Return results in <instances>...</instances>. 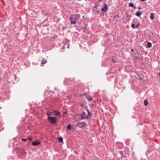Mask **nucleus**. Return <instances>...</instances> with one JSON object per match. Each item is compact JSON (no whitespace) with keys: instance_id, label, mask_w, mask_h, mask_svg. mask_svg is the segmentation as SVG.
<instances>
[{"instance_id":"f257e3e1","label":"nucleus","mask_w":160,"mask_h":160,"mask_svg":"<svg viewBox=\"0 0 160 160\" xmlns=\"http://www.w3.org/2000/svg\"><path fill=\"white\" fill-rule=\"evenodd\" d=\"M80 18L79 15H73L71 17L69 18L71 23L72 24H75L77 21Z\"/></svg>"},{"instance_id":"f03ea898","label":"nucleus","mask_w":160,"mask_h":160,"mask_svg":"<svg viewBox=\"0 0 160 160\" xmlns=\"http://www.w3.org/2000/svg\"><path fill=\"white\" fill-rule=\"evenodd\" d=\"M87 111L88 112V115H86L85 112H84L82 114L80 115L81 116V119H87L89 117L92 116V114L90 112L88 109L87 110Z\"/></svg>"},{"instance_id":"7ed1b4c3","label":"nucleus","mask_w":160,"mask_h":160,"mask_svg":"<svg viewBox=\"0 0 160 160\" xmlns=\"http://www.w3.org/2000/svg\"><path fill=\"white\" fill-rule=\"evenodd\" d=\"M56 118L55 117H48V120L52 123H55Z\"/></svg>"},{"instance_id":"20e7f679","label":"nucleus","mask_w":160,"mask_h":160,"mask_svg":"<svg viewBox=\"0 0 160 160\" xmlns=\"http://www.w3.org/2000/svg\"><path fill=\"white\" fill-rule=\"evenodd\" d=\"M86 125V123L84 122H78L77 124V126L80 128H82L85 126Z\"/></svg>"},{"instance_id":"39448f33","label":"nucleus","mask_w":160,"mask_h":160,"mask_svg":"<svg viewBox=\"0 0 160 160\" xmlns=\"http://www.w3.org/2000/svg\"><path fill=\"white\" fill-rule=\"evenodd\" d=\"M108 9V8L107 5L106 4H104V8H102L101 10L103 12H106Z\"/></svg>"},{"instance_id":"423d86ee","label":"nucleus","mask_w":160,"mask_h":160,"mask_svg":"<svg viewBox=\"0 0 160 160\" xmlns=\"http://www.w3.org/2000/svg\"><path fill=\"white\" fill-rule=\"evenodd\" d=\"M40 143V142L38 140L36 141H34L32 142V144L33 146H37L39 145Z\"/></svg>"},{"instance_id":"0eeeda50","label":"nucleus","mask_w":160,"mask_h":160,"mask_svg":"<svg viewBox=\"0 0 160 160\" xmlns=\"http://www.w3.org/2000/svg\"><path fill=\"white\" fill-rule=\"evenodd\" d=\"M55 112L54 115L56 116H59L60 117V112H57V111H54Z\"/></svg>"},{"instance_id":"6e6552de","label":"nucleus","mask_w":160,"mask_h":160,"mask_svg":"<svg viewBox=\"0 0 160 160\" xmlns=\"http://www.w3.org/2000/svg\"><path fill=\"white\" fill-rule=\"evenodd\" d=\"M72 127V126L70 124H69L67 126V131L69 129H71V128Z\"/></svg>"},{"instance_id":"1a4fd4ad","label":"nucleus","mask_w":160,"mask_h":160,"mask_svg":"<svg viewBox=\"0 0 160 160\" xmlns=\"http://www.w3.org/2000/svg\"><path fill=\"white\" fill-rule=\"evenodd\" d=\"M142 14V13L140 12V11H139L137 12L136 15L137 16H140Z\"/></svg>"},{"instance_id":"9d476101","label":"nucleus","mask_w":160,"mask_h":160,"mask_svg":"<svg viewBox=\"0 0 160 160\" xmlns=\"http://www.w3.org/2000/svg\"><path fill=\"white\" fill-rule=\"evenodd\" d=\"M152 44L150 42H148L147 47L148 48H150L151 47Z\"/></svg>"},{"instance_id":"9b49d317","label":"nucleus","mask_w":160,"mask_h":160,"mask_svg":"<svg viewBox=\"0 0 160 160\" xmlns=\"http://www.w3.org/2000/svg\"><path fill=\"white\" fill-rule=\"evenodd\" d=\"M47 62V61L45 60L44 59L42 60V61L41 62L42 65L46 63Z\"/></svg>"},{"instance_id":"f8f14e48","label":"nucleus","mask_w":160,"mask_h":160,"mask_svg":"<svg viewBox=\"0 0 160 160\" xmlns=\"http://www.w3.org/2000/svg\"><path fill=\"white\" fill-rule=\"evenodd\" d=\"M150 18L152 20L154 19V17H153V13H151V15L150 16Z\"/></svg>"},{"instance_id":"ddd939ff","label":"nucleus","mask_w":160,"mask_h":160,"mask_svg":"<svg viewBox=\"0 0 160 160\" xmlns=\"http://www.w3.org/2000/svg\"><path fill=\"white\" fill-rule=\"evenodd\" d=\"M58 141L59 142L62 143L63 141V139L62 137H59L58 138Z\"/></svg>"},{"instance_id":"4468645a","label":"nucleus","mask_w":160,"mask_h":160,"mask_svg":"<svg viewBox=\"0 0 160 160\" xmlns=\"http://www.w3.org/2000/svg\"><path fill=\"white\" fill-rule=\"evenodd\" d=\"M144 104L146 106L148 104V102L147 100H144Z\"/></svg>"},{"instance_id":"2eb2a0df","label":"nucleus","mask_w":160,"mask_h":160,"mask_svg":"<svg viewBox=\"0 0 160 160\" xmlns=\"http://www.w3.org/2000/svg\"><path fill=\"white\" fill-rule=\"evenodd\" d=\"M129 6L130 7H134V5L132 3H130L129 4Z\"/></svg>"},{"instance_id":"dca6fc26","label":"nucleus","mask_w":160,"mask_h":160,"mask_svg":"<svg viewBox=\"0 0 160 160\" xmlns=\"http://www.w3.org/2000/svg\"><path fill=\"white\" fill-rule=\"evenodd\" d=\"M132 27V28L134 29L135 28H136V27H135V25L133 23H132L131 25Z\"/></svg>"},{"instance_id":"f3484780","label":"nucleus","mask_w":160,"mask_h":160,"mask_svg":"<svg viewBox=\"0 0 160 160\" xmlns=\"http://www.w3.org/2000/svg\"><path fill=\"white\" fill-rule=\"evenodd\" d=\"M139 25H140L139 23H138L136 27V28H138Z\"/></svg>"},{"instance_id":"a211bd4d","label":"nucleus","mask_w":160,"mask_h":160,"mask_svg":"<svg viewBox=\"0 0 160 160\" xmlns=\"http://www.w3.org/2000/svg\"><path fill=\"white\" fill-rule=\"evenodd\" d=\"M122 155L121 156V158H125V156L124 155H123V154H122Z\"/></svg>"},{"instance_id":"6ab92c4d","label":"nucleus","mask_w":160,"mask_h":160,"mask_svg":"<svg viewBox=\"0 0 160 160\" xmlns=\"http://www.w3.org/2000/svg\"><path fill=\"white\" fill-rule=\"evenodd\" d=\"M92 100V98H90L88 99V100L90 101Z\"/></svg>"},{"instance_id":"aec40b11","label":"nucleus","mask_w":160,"mask_h":160,"mask_svg":"<svg viewBox=\"0 0 160 160\" xmlns=\"http://www.w3.org/2000/svg\"><path fill=\"white\" fill-rule=\"evenodd\" d=\"M119 153L121 154H123V152L122 151H119Z\"/></svg>"},{"instance_id":"412c9836","label":"nucleus","mask_w":160,"mask_h":160,"mask_svg":"<svg viewBox=\"0 0 160 160\" xmlns=\"http://www.w3.org/2000/svg\"><path fill=\"white\" fill-rule=\"evenodd\" d=\"M28 139L30 140V141H31L32 140V138H31V137H29L28 138Z\"/></svg>"},{"instance_id":"4be33fe9","label":"nucleus","mask_w":160,"mask_h":160,"mask_svg":"<svg viewBox=\"0 0 160 160\" xmlns=\"http://www.w3.org/2000/svg\"><path fill=\"white\" fill-rule=\"evenodd\" d=\"M26 140H27V139H22V141H26Z\"/></svg>"},{"instance_id":"5701e85b","label":"nucleus","mask_w":160,"mask_h":160,"mask_svg":"<svg viewBox=\"0 0 160 160\" xmlns=\"http://www.w3.org/2000/svg\"><path fill=\"white\" fill-rule=\"evenodd\" d=\"M112 61L113 63H115L116 62L113 59H112Z\"/></svg>"},{"instance_id":"b1692460","label":"nucleus","mask_w":160,"mask_h":160,"mask_svg":"<svg viewBox=\"0 0 160 160\" xmlns=\"http://www.w3.org/2000/svg\"><path fill=\"white\" fill-rule=\"evenodd\" d=\"M47 115H48V116H49V115H51V114H49V113H47Z\"/></svg>"},{"instance_id":"393cba45","label":"nucleus","mask_w":160,"mask_h":160,"mask_svg":"<svg viewBox=\"0 0 160 160\" xmlns=\"http://www.w3.org/2000/svg\"><path fill=\"white\" fill-rule=\"evenodd\" d=\"M65 29V27H63L62 28V29H63V30H64V29Z\"/></svg>"},{"instance_id":"a878e982","label":"nucleus","mask_w":160,"mask_h":160,"mask_svg":"<svg viewBox=\"0 0 160 160\" xmlns=\"http://www.w3.org/2000/svg\"><path fill=\"white\" fill-rule=\"evenodd\" d=\"M138 9H141V8L140 7H138Z\"/></svg>"},{"instance_id":"bb28decb","label":"nucleus","mask_w":160,"mask_h":160,"mask_svg":"<svg viewBox=\"0 0 160 160\" xmlns=\"http://www.w3.org/2000/svg\"><path fill=\"white\" fill-rule=\"evenodd\" d=\"M133 8H134V9H135L136 8V7H135L134 6V7H133Z\"/></svg>"},{"instance_id":"cd10ccee","label":"nucleus","mask_w":160,"mask_h":160,"mask_svg":"<svg viewBox=\"0 0 160 160\" xmlns=\"http://www.w3.org/2000/svg\"><path fill=\"white\" fill-rule=\"evenodd\" d=\"M145 0H141V1H142V2H143V1H144Z\"/></svg>"},{"instance_id":"c85d7f7f","label":"nucleus","mask_w":160,"mask_h":160,"mask_svg":"<svg viewBox=\"0 0 160 160\" xmlns=\"http://www.w3.org/2000/svg\"><path fill=\"white\" fill-rule=\"evenodd\" d=\"M69 46L68 45V47H67V48H69Z\"/></svg>"},{"instance_id":"c756f323","label":"nucleus","mask_w":160,"mask_h":160,"mask_svg":"<svg viewBox=\"0 0 160 160\" xmlns=\"http://www.w3.org/2000/svg\"><path fill=\"white\" fill-rule=\"evenodd\" d=\"M134 51V50H133V49H132L131 50V51Z\"/></svg>"},{"instance_id":"7c9ffc66","label":"nucleus","mask_w":160,"mask_h":160,"mask_svg":"<svg viewBox=\"0 0 160 160\" xmlns=\"http://www.w3.org/2000/svg\"><path fill=\"white\" fill-rule=\"evenodd\" d=\"M64 48V47H62V49H63Z\"/></svg>"},{"instance_id":"2f4dec72","label":"nucleus","mask_w":160,"mask_h":160,"mask_svg":"<svg viewBox=\"0 0 160 160\" xmlns=\"http://www.w3.org/2000/svg\"><path fill=\"white\" fill-rule=\"evenodd\" d=\"M95 8H97V6H95Z\"/></svg>"},{"instance_id":"473e14b6","label":"nucleus","mask_w":160,"mask_h":160,"mask_svg":"<svg viewBox=\"0 0 160 160\" xmlns=\"http://www.w3.org/2000/svg\"><path fill=\"white\" fill-rule=\"evenodd\" d=\"M73 130H75V128H73Z\"/></svg>"},{"instance_id":"72a5a7b5","label":"nucleus","mask_w":160,"mask_h":160,"mask_svg":"<svg viewBox=\"0 0 160 160\" xmlns=\"http://www.w3.org/2000/svg\"><path fill=\"white\" fill-rule=\"evenodd\" d=\"M81 105L82 106V104H81Z\"/></svg>"}]
</instances>
